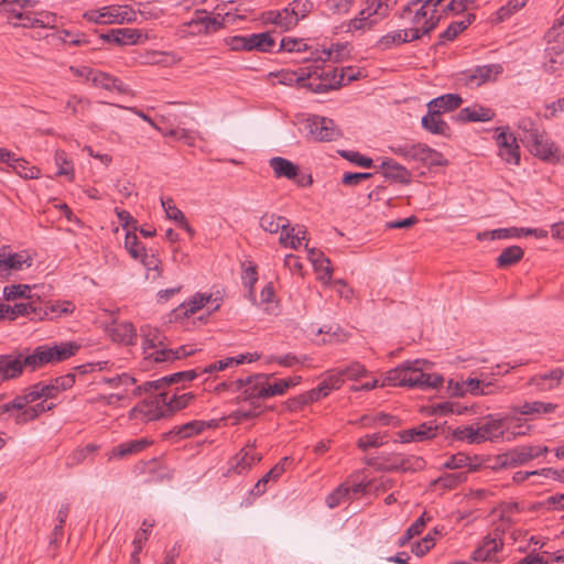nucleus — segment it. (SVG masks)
<instances>
[{
	"label": "nucleus",
	"instance_id": "1",
	"mask_svg": "<svg viewBox=\"0 0 564 564\" xmlns=\"http://www.w3.org/2000/svg\"><path fill=\"white\" fill-rule=\"evenodd\" d=\"M433 364L425 359L408 360L388 371L382 386L436 389L443 384V377L431 373Z\"/></svg>",
	"mask_w": 564,
	"mask_h": 564
},
{
	"label": "nucleus",
	"instance_id": "2",
	"mask_svg": "<svg viewBox=\"0 0 564 564\" xmlns=\"http://www.w3.org/2000/svg\"><path fill=\"white\" fill-rule=\"evenodd\" d=\"M389 150L393 154L401 156L406 161L420 163L422 166L427 169L446 166L448 164V160L445 159L441 152L420 142L415 143L406 141L403 143H395L390 145Z\"/></svg>",
	"mask_w": 564,
	"mask_h": 564
},
{
	"label": "nucleus",
	"instance_id": "3",
	"mask_svg": "<svg viewBox=\"0 0 564 564\" xmlns=\"http://www.w3.org/2000/svg\"><path fill=\"white\" fill-rule=\"evenodd\" d=\"M79 348L80 346L74 341L40 345L31 351V359H26V362L32 364V370H36L48 364H57L67 360L74 356Z\"/></svg>",
	"mask_w": 564,
	"mask_h": 564
},
{
	"label": "nucleus",
	"instance_id": "4",
	"mask_svg": "<svg viewBox=\"0 0 564 564\" xmlns=\"http://www.w3.org/2000/svg\"><path fill=\"white\" fill-rule=\"evenodd\" d=\"M303 126L306 137L315 142H332L343 137L341 130L327 117L311 115L303 120Z\"/></svg>",
	"mask_w": 564,
	"mask_h": 564
},
{
	"label": "nucleus",
	"instance_id": "5",
	"mask_svg": "<svg viewBox=\"0 0 564 564\" xmlns=\"http://www.w3.org/2000/svg\"><path fill=\"white\" fill-rule=\"evenodd\" d=\"M311 70L317 69V73L314 74L312 78L307 82V89L313 93H327L333 89H338L343 85H345V72H337V68L329 67L321 68L319 66H307Z\"/></svg>",
	"mask_w": 564,
	"mask_h": 564
},
{
	"label": "nucleus",
	"instance_id": "6",
	"mask_svg": "<svg viewBox=\"0 0 564 564\" xmlns=\"http://www.w3.org/2000/svg\"><path fill=\"white\" fill-rule=\"evenodd\" d=\"M169 416L166 411V392H160L151 399H145L129 412L131 420L149 422Z\"/></svg>",
	"mask_w": 564,
	"mask_h": 564
},
{
	"label": "nucleus",
	"instance_id": "7",
	"mask_svg": "<svg viewBox=\"0 0 564 564\" xmlns=\"http://www.w3.org/2000/svg\"><path fill=\"white\" fill-rule=\"evenodd\" d=\"M395 3L397 0H367L366 7L359 12V17L352 19L349 26L355 30L371 28L377 23V19L371 18L382 19L387 17Z\"/></svg>",
	"mask_w": 564,
	"mask_h": 564
},
{
	"label": "nucleus",
	"instance_id": "8",
	"mask_svg": "<svg viewBox=\"0 0 564 564\" xmlns=\"http://www.w3.org/2000/svg\"><path fill=\"white\" fill-rule=\"evenodd\" d=\"M31 359V352L14 351L8 355H0V379L2 381L19 378L23 369L32 370V364H28L26 359Z\"/></svg>",
	"mask_w": 564,
	"mask_h": 564
},
{
	"label": "nucleus",
	"instance_id": "9",
	"mask_svg": "<svg viewBox=\"0 0 564 564\" xmlns=\"http://www.w3.org/2000/svg\"><path fill=\"white\" fill-rule=\"evenodd\" d=\"M143 351L147 359H153L156 364L181 359L180 350L167 348L158 333L145 336Z\"/></svg>",
	"mask_w": 564,
	"mask_h": 564
},
{
	"label": "nucleus",
	"instance_id": "10",
	"mask_svg": "<svg viewBox=\"0 0 564 564\" xmlns=\"http://www.w3.org/2000/svg\"><path fill=\"white\" fill-rule=\"evenodd\" d=\"M529 151L547 163H557L561 160L560 149L546 135L544 130L533 141L524 144Z\"/></svg>",
	"mask_w": 564,
	"mask_h": 564
},
{
	"label": "nucleus",
	"instance_id": "11",
	"mask_svg": "<svg viewBox=\"0 0 564 564\" xmlns=\"http://www.w3.org/2000/svg\"><path fill=\"white\" fill-rule=\"evenodd\" d=\"M508 127L497 129L496 142L499 147V156L508 164H519L520 149L517 138L508 132Z\"/></svg>",
	"mask_w": 564,
	"mask_h": 564
},
{
	"label": "nucleus",
	"instance_id": "12",
	"mask_svg": "<svg viewBox=\"0 0 564 564\" xmlns=\"http://www.w3.org/2000/svg\"><path fill=\"white\" fill-rule=\"evenodd\" d=\"M547 452L546 446H518L505 453L503 463L507 468H516Z\"/></svg>",
	"mask_w": 564,
	"mask_h": 564
},
{
	"label": "nucleus",
	"instance_id": "13",
	"mask_svg": "<svg viewBox=\"0 0 564 564\" xmlns=\"http://www.w3.org/2000/svg\"><path fill=\"white\" fill-rule=\"evenodd\" d=\"M441 425L435 422H424L416 427L403 430L398 433L401 443L422 442L437 435Z\"/></svg>",
	"mask_w": 564,
	"mask_h": 564
},
{
	"label": "nucleus",
	"instance_id": "14",
	"mask_svg": "<svg viewBox=\"0 0 564 564\" xmlns=\"http://www.w3.org/2000/svg\"><path fill=\"white\" fill-rule=\"evenodd\" d=\"M272 375L256 373L250 376V383L243 390V395H239V400L248 401L253 399H268L269 394L264 391H269V380Z\"/></svg>",
	"mask_w": 564,
	"mask_h": 564
},
{
	"label": "nucleus",
	"instance_id": "15",
	"mask_svg": "<svg viewBox=\"0 0 564 564\" xmlns=\"http://www.w3.org/2000/svg\"><path fill=\"white\" fill-rule=\"evenodd\" d=\"M300 1H294L291 7L283 9L282 11H269L267 13V21L279 25L283 30H290L295 26L300 20L297 7Z\"/></svg>",
	"mask_w": 564,
	"mask_h": 564
},
{
	"label": "nucleus",
	"instance_id": "16",
	"mask_svg": "<svg viewBox=\"0 0 564 564\" xmlns=\"http://www.w3.org/2000/svg\"><path fill=\"white\" fill-rule=\"evenodd\" d=\"M503 542L500 538L486 536L480 545L473 552L471 558L476 562H496L497 554L502 550Z\"/></svg>",
	"mask_w": 564,
	"mask_h": 564
},
{
	"label": "nucleus",
	"instance_id": "17",
	"mask_svg": "<svg viewBox=\"0 0 564 564\" xmlns=\"http://www.w3.org/2000/svg\"><path fill=\"white\" fill-rule=\"evenodd\" d=\"M495 117V111L490 108L475 105L473 107H466L459 110L457 116L455 117L456 121L466 123V122H487L492 120Z\"/></svg>",
	"mask_w": 564,
	"mask_h": 564
},
{
	"label": "nucleus",
	"instance_id": "18",
	"mask_svg": "<svg viewBox=\"0 0 564 564\" xmlns=\"http://www.w3.org/2000/svg\"><path fill=\"white\" fill-rule=\"evenodd\" d=\"M23 264L28 268L32 265V259L23 252L7 254L6 249L0 250V274L7 275L10 270H22Z\"/></svg>",
	"mask_w": 564,
	"mask_h": 564
},
{
	"label": "nucleus",
	"instance_id": "19",
	"mask_svg": "<svg viewBox=\"0 0 564 564\" xmlns=\"http://www.w3.org/2000/svg\"><path fill=\"white\" fill-rule=\"evenodd\" d=\"M563 375V370L556 368L546 373L534 376L530 380V384L540 392L551 391L561 384Z\"/></svg>",
	"mask_w": 564,
	"mask_h": 564
},
{
	"label": "nucleus",
	"instance_id": "20",
	"mask_svg": "<svg viewBox=\"0 0 564 564\" xmlns=\"http://www.w3.org/2000/svg\"><path fill=\"white\" fill-rule=\"evenodd\" d=\"M438 112L427 109V113L422 118V127L432 134L451 137V128L444 121Z\"/></svg>",
	"mask_w": 564,
	"mask_h": 564
},
{
	"label": "nucleus",
	"instance_id": "21",
	"mask_svg": "<svg viewBox=\"0 0 564 564\" xmlns=\"http://www.w3.org/2000/svg\"><path fill=\"white\" fill-rule=\"evenodd\" d=\"M462 104L463 98L459 95L445 94L429 101L427 109H432L433 112L443 115L459 108Z\"/></svg>",
	"mask_w": 564,
	"mask_h": 564
},
{
	"label": "nucleus",
	"instance_id": "22",
	"mask_svg": "<svg viewBox=\"0 0 564 564\" xmlns=\"http://www.w3.org/2000/svg\"><path fill=\"white\" fill-rule=\"evenodd\" d=\"M269 165L278 178L296 180L300 169L293 162L281 156H274L269 160Z\"/></svg>",
	"mask_w": 564,
	"mask_h": 564
},
{
	"label": "nucleus",
	"instance_id": "23",
	"mask_svg": "<svg viewBox=\"0 0 564 564\" xmlns=\"http://www.w3.org/2000/svg\"><path fill=\"white\" fill-rule=\"evenodd\" d=\"M150 445L147 438L132 440L115 446L109 453L111 458H124L129 455L140 453Z\"/></svg>",
	"mask_w": 564,
	"mask_h": 564
},
{
	"label": "nucleus",
	"instance_id": "24",
	"mask_svg": "<svg viewBox=\"0 0 564 564\" xmlns=\"http://www.w3.org/2000/svg\"><path fill=\"white\" fill-rule=\"evenodd\" d=\"M75 305L69 301H62L52 304H45L42 307L41 314H39V319H55L63 315H69L74 312Z\"/></svg>",
	"mask_w": 564,
	"mask_h": 564
},
{
	"label": "nucleus",
	"instance_id": "25",
	"mask_svg": "<svg viewBox=\"0 0 564 564\" xmlns=\"http://www.w3.org/2000/svg\"><path fill=\"white\" fill-rule=\"evenodd\" d=\"M398 463L390 464V471H419L425 468V460L420 456H398Z\"/></svg>",
	"mask_w": 564,
	"mask_h": 564
},
{
	"label": "nucleus",
	"instance_id": "26",
	"mask_svg": "<svg viewBox=\"0 0 564 564\" xmlns=\"http://www.w3.org/2000/svg\"><path fill=\"white\" fill-rule=\"evenodd\" d=\"M317 73V69L311 70L310 68H300L299 72H281L280 83L283 85L296 84L300 87L307 88V80Z\"/></svg>",
	"mask_w": 564,
	"mask_h": 564
},
{
	"label": "nucleus",
	"instance_id": "27",
	"mask_svg": "<svg viewBox=\"0 0 564 564\" xmlns=\"http://www.w3.org/2000/svg\"><path fill=\"white\" fill-rule=\"evenodd\" d=\"M55 406L54 403L46 404V401H41L34 405H30L28 410L21 413L14 414V422L18 425L26 424L28 422L34 421L42 413L51 411Z\"/></svg>",
	"mask_w": 564,
	"mask_h": 564
},
{
	"label": "nucleus",
	"instance_id": "28",
	"mask_svg": "<svg viewBox=\"0 0 564 564\" xmlns=\"http://www.w3.org/2000/svg\"><path fill=\"white\" fill-rule=\"evenodd\" d=\"M478 429L482 442L497 440L505 434V423L502 420L489 419L478 425Z\"/></svg>",
	"mask_w": 564,
	"mask_h": 564
},
{
	"label": "nucleus",
	"instance_id": "29",
	"mask_svg": "<svg viewBox=\"0 0 564 564\" xmlns=\"http://www.w3.org/2000/svg\"><path fill=\"white\" fill-rule=\"evenodd\" d=\"M259 225L270 234H276L279 230L286 231L290 228V221L285 217L269 213L260 217Z\"/></svg>",
	"mask_w": 564,
	"mask_h": 564
},
{
	"label": "nucleus",
	"instance_id": "30",
	"mask_svg": "<svg viewBox=\"0 0 564 564\" xmlns=\"http://www.w3.org/2000/svg\"><path fill=\"white\" fill-rule=\"evenodd\" d=\"M254 444L247 445L237 455L236 469L239 474L249 469L252 465L259 463L262 459V455L254 452Z\"/></svg>",
	"mask_w": 564,
	"mask_h": 564
},
{
	"label": "nucleus",
	"instance_id": "31",
	"mask_svg": "<svg viewBox=\"0 0 564 564\" xmlns=\"http://www.w3.org/2000/svg\"><path fill=\"white\" fill-rule=\"evenodd\" d=\"M137 230H128L124 237V247L128 250L129 254L133 259H142L143 263L150 268L153 261L145 262L144 258H147L145 254V248L144 246L139 241L137 235Z\"/></svg>",
	"mask_w": 564,
	"mask_h": 564
},
{
	"label": "nucleus",
	"instance_id": "32",
	"mask_svg": "<svg viewBox=\"0 0 564 564\" xmlns=\"http://www.w3.org/2000/svg\"><path fill=\"white\" fill-rule=\"evenodd\" d=\"M556 408L557 405L551 402L533 401L519 405L514 411L523 415H535L553 413Z\"/></svg>",
	"mask_w": 564,
	"mask_h": 564
},
{
	"label": "nucleus",
	"instance_id": "33",
	"mask_svg": "<svg viewBox=\"0 0 564 564\" xmlns=\"http://www.w3.org/2000/svg\"><path fill=\"white\" fill-rule=\"evenodd\" d=\"M436 9H433L432 13L429 14L427 6L422 4L419 9L415 11L412 10L411 13H405V17L403 19H409L411 24L413 26H426L432 20H438L440 17L436 14Z\"/></svg>",
	"mask_w": 564,
	"mask_h": 564
},
{
	"label": "nucleus",
	"instance_id": "34",
	"mask_svg": "<svg viewBox=\"0 0 564 564\" xmlns=\"http://www.w3.org/2000/svg\"><path fill=\"white\" fill-rule=\"evenodd\" d=\"M523 250L519 246H510L501 251L497 258L498 268H508L518 263L523 258Z\"/></svg>",
	"mask_w": 564,
	"mask_h": 564
},
{
	"label": "nucleus",
	"instance_id": "35",
	"mask_svg": "<svg viewBox=\"0 0 564 564\" xmlns=\"http://www.w3.org/2000/svg\"><path fill=\"white\" fill-rule=\"evenodd\" d=\"M274 46L272 36L265 33H257L248 36L247 51L271 52Z\"/></svg>",
	"mask_w": 564,
	"mask_h": 564
},
{
	"label": "nucleus",
	"instance_id": "36",
	"mask_svg": "<svg viewBox=\"0 0 564 564\" xmlns=\"http://www.w3.org/2000/svg\"><path fill=\"white\" fill-rule=\"evenodd\" d=\"M112 338L126 345H133L137 338L135 328L131 323H119L112 329Z\"/></svg>",
	"mask_w": 564,
	"mask_h": 564
},
{
	"label": "nucleus",
	"instance_id": "37",
	"mask_svg": "<svg viewBox=\"0 0 564 564\" xmlns=\"http://www.w3.org/2000/svg\"><path fill=\"white\" fill-rule=\"evenodd\" d=\"M518 128L521 131L520 140L523 144L533 141L543 131L531 118L520 119Z\"/></svg>",
	"mask_w": 564,
	"mask_h": 564
},
{
	"label": "nucleus",
	"instance_id": "38",
	"mask_svg": "<svg viewBox=\"0 0 564 564\" xmlns=\"http://www.w3.org/2000/svg\"><path fill=\"white\" fill-rule=\"evenodd\" d=\"M501 72L500 65H484L477 66L473 74L469 76V82L475 83L477 86L491 79L492 75H497Z\"/></svg>",
	"mask_w": 564,
	"mask_h": 564
},
{
	"label": "nucleus",
	"instance_id": "39",
	"mask_svg": "<svg viewBox=\"0 0 564 564\" xmlns=\"http://www.w3.org/2000/svg\"><path fill=\"white\" fill-rule=\"evenodd\" d=\"M408 31L405 30H398L390 32L383 36H381L377 43V47L386 51L392 47V45H399L402 43H408Z\"/></svg>",
	"mask_w": 564,
	"mask_h": 564
},
{
	"label": "nucleus",
	"instance_id": "40",
	"mask_svg": "<svg viewBox=\"0 0 564 564\" xmlns=\"http://www.w3.org/2000/svg\"><path fill=\"white\" fill-rule=\"evenodd\" d=\"M444 467L448 469H460L468 467L469 471H476L480 468L479 464H474L473 459L464 453L452 455L445 463Z\"/></svg>",
	"mask_w": 564,
	"mask_h": 564
},
{
	"label": "nucleus",
	"instance_id": "41",
	"mask_svg": "<svg viewBox=\"0 0 564 564\" xmlns=\"http://www.w3.org/2000/svg\"><path fill=\"white\" fill-rule=\"evenodd\" d=\"M475 20L474 14H468V17L462 21L452 22L447 29L440 34L441 40L453 41L459 33L465 31Z\"/></svg>",
	"mask_w": 564,
	"mask_h": 564
},
{
	"label": "nucleus",
	"instance_id": "42",
	"mask_svg": "<svg viewBox=\"0 0 564 564\" xmlns=\"http://www.w3.org/2000/svg\"><path fill=\"white\" fill-rule=\"evenodd\" d=\"M42 312V306H37L33 302L29 303H17L11 306V315L10 321H14L19 316H32V318L37 317Z\"/></svg>",
	"mask_w": 564,
	"mask_h": 564
},
{
	"label": "nucleus",
	"instance_id": "43",
	"mask_svg": "<svg viewBox=\"0 0 564 564\" xmlns=\"http://www.w3.org/2000/svg\"><path fill=\"white\" fill-rule=\"evenodd\" d=\"M289 460V457H284L280 463L274 465L254 486L257 494H262L265 490V485L271 479H278L285 470L284 464Z\"/></svg>",
	"mask_w": 564,
	"mask_h": 564
},
{
	"label": "nucleus",
	"instance_id": "44",
	"mask_svg": "<svg viewBox=\"0 0 564 564\" xmlns=\"http://www.w3.org/2000/svg\"><path fill=\"white\" fill-rule=\"evenodd\" d=\"M534 475H544L545 477L552 476L554 479H560L564 481V468L562 470H555L552 468H543L541 470L533 471H517L513 474V481L517 484H521L527 480L530 476Z\"/></svg>",
	"mask_w": 564,
	"mask_h": 564
},
{
	"label": "nucleus",
	"instance_id": "45",
	"mask_svg": "<svg viewBox=\"0 0 564 564\" xmlns=\"http://www.w3.org/2000/svg\"><path fill=\"white\" fill-rule=\"evenodd\" d=\"M9 166L18 175L24 178H36L40 173V171L36 167L29 165V163L24 159L15 158V155H13Z\"/></svg>",
	"mask_w": 564,
	"mask_h": 564
},
{
	"label": "nucleus",
	"instance_id": "46",
	"mask_svg": "<svg viewBox=\"0 0 564 564\" xmlns=\"http://www.w3.org/2000/svg\"><path fill=\"white\" fill-rule=\"evenodd\" d=\"M31 388L34 393L33 398H35L36 401L37 400H43V401L52 400V399L57 398V395H58L54 384H52L50 380L36 382V383L32 384Z\"/></svg>",
	"mask_w": 564,
	"mask_h": 564
},
{
	"label": "nucleus",
	"instance_id": "47",
	"mask_svg": "<svg viewBox=\"0 0 564 564\" xmlns=\"http://www.w3.org/2000/svg\"><path fill=\"white\" fill-rule=\"evenodd\" d=\"M453 436L458 441H466L469 444L482 443L478 426H459L456 430H454Z\"/></svg>",
	"mask_w": 564,
	"mask_h": 564
},
{
	"label": "nucleus",
	"instance_id": "48",
	"mask_svg": "<svg viewBox=\"0 0 564 564\" xmlns=\"http://www.w3.org/2000/svg\"><path fill=\"white\" fill-rule=\"evenodd\" d=\"M209 424L204 421H191L173 430V433L182 438L191 437L203 432Z\"/></svg>",
	"mask_w": 564,
	"mask_h": 564
},
{
	"label": "nucleus",
	"instance_id": "49",
	"mask_svg": "<svg viewBox=\"0 0 564 564\" xmlns=\"http://www.w3.org/2000/svg\"><path fill=\"white\" fill-rule=\"evenodd\" d=\"M247 359V356L246 355H240L238 358H232V357H229V358H226L224 360H219V361H216V362H213L204 368H200L198 367V371H199V376L203 375V373H214L216 371H220V370H224L226 369L228 366L230 365H240L242 364L245 360Z\"/></svg>",
	"mask_w": 564,
	"mask_h": 564
},
{
	"label": "nucleus",
	"instance_id": "50",
	"mask_svg": "<svg viewBox=\"0 0 564 564\" xmlns=\"http://www.w3.org/2000/svg\"><path fill=\"white\" fill-rule=\"evenodd\" d=\"M467 474L464 471L448 473L438 477L434 484L445 489H453L464 482Z\"/></svg>",
	"mask_w": 564,
	"mask_h": 564
},
{
	"label": "nucleus",
	"instance_id": "51",
	"mask_svg": "<svg viewBox=\"0 0 564 564\" xmlns=\"http://www.w3.org/2000/svg\"><path fill=\"white\" fill-rule=\"evenodd\" d=\"M87 79L91 80L95 86L101 87L107 90H111V86H115V77L95 69H86Z\"/></svg>",
	"mask_w": 564,
	"mask_h": 564
},
{
	"label": "nucleus",
	"instance_id": "52",
	"mask_svg": "<svg viewBox=\"0 0 564 564\" xmlns=\"http://www.w3.org/2000/svg\"><path fill=\"white\" fill-rule=\"evenodd\" d=\"M34 393L31 386L24 390L23 394L17 395L12 401H10V406L12 408L13 415L15 413H21L28 410L29 404L35 402V398H33Z\"/></svg>",
	"mask_w": 564,
	"mask_h": 564
},
{
	"label": "nucleus",
	"instance_id": "53",
	"mask_svg": "<svg viewBox=\"0 0 564 564\" xmlns=\"http://www.w3.org/2000/svg\"><path fill=\"white\" fill-rule=\"evenodd\" d=\"M194 398L192 393H183L181 395H177L176 393L172 394L171 397L166 392V411L167 414H172L177 410H181L185 408L191 400Z\"/></svg>",
	"mask_w": 564,
	"mask_h": 564
},
{
	"label": "nucleus",
	"instance_id": "54",
	"mask_svg": "<svg viewBox=\"0 0 564 564\" xmlns=\"http://www.w3.org/2000/svg\"><path fill=\"white\" fill-rule=\"evenodd\" d=\"M217 302V299L213 300V295H206L203 293L195 294L185 305V315L195 314L202 307H204L207 303Z\"/></svg>",
	"mask_w": 564,
	"mask_h": 564
},
{
	"label": "nucleus",
	"instance_id": "55",
	"mask_svg": "<svg viewBox=\"0 0 564 564\" xmlns=\"http://www.w3.org/2000/svg\"><path fill=\"white\" fill-rule=\"evenodd\" d=\"M426 524V521H425V512L420 517L417 518L409 528L408 530L405 531V533L399 539L398 541V545L399 546H405L412 538L419 535L423 528L425 527Z\"/></svg>",
	"mask_w": 564,
	"mask_h": 564
},
{
	"label": "nucleus",
	"instance_id": "56",
	"mask_svg": "<svg viewBox=\"0 0 564 564\" xmlns=\"http://www.w3.org/2000/svg\"><path fill=\"white\" fill-rule=\"evenodd\" d=\"M199 376V371L197 368L185 370V371H178L175 373H172L170 376L162 377V381H164L165 386L174 384V383H184L189 382L196 379Z\"/></svg>",
	"mask_w": 564,
	"mask_h": 564
},
{
	"label": "nucleus",
	"instance_id": "57",
	"mask_svg": "<svg viewBox=\"0 0 564 564\" xmlns=\"http://www.w3.org/2000/svg\"><path fill=\"white\" fill-rule=\"evenodd\" d=\"M117 30V44L118 45H133L137 44L142 36L138 29L122 28Z\"/></svg>",
	"mask_w": 564,
	"mask_h": 564
},
{
	"label": "nucleus",
	"instance_id": "58",
	"mask_svg": "<svg viewBox=\"0 0 564 564\" xmlns=\"http://www.w3.org/2000/svg\"><path fill=\"white\" fill-rule=\"evenodd\" d=\"M384 177L401 184L411 183L410 171L405 166L399 164L398 162H394L389 172L386 173Z\"/></svg>",
	"mask_w": 564,
	"mask_h": 564
},
{
	"label": "nucleus",
	"instance_id": "59",
	"mask_svg": "<svg viewBox=\"0 0 564 564\" xmlns=\"http://www.w3.org/2000/svg\"><path fill=\"white\" fill-rule=\"evenodd\" d=\"M301 381V377L281 379L273 384L269 383V391H264L265 394H269V398L274 395H282L286 392V390L291 387H294Z\"/></svg>",
	"mask_w": 564,
	"mask_h": 564
},
{
	"label": "nucleus",
	"instance_id": "60",
	"mask_svg": "<svg viewBox=\"0 0 564 564\" xmlns=\"http://www.w3.org/2000/svg\"><path fill=\"white\" fill-rule=\"evenodd\" d=\"M482 380L470 378L462 383H455L454 394L459 397L464 395L466 391L470 392L474 395H480Z\"/></svg>",
	"mask_w": 564,
	"mask_h": 564
},
{
	"label": "nucleus",
	"instance_id": "61",
	"mask_svg": "<svg viewBox=\"0 0 564 564\" xmlns=\"http://www.w3.org/2000/svg\"><path fill=\"white\" fill-rule=\"evenodd\" d=\"M384 437L386 436L380 433L367 434L358 440L357 446L364 452L368 451L370 447L377 448L387 443Z\"/></svg>",
	"mask_w": 564,
	"mask_h": 564
},
{
	"label": "nucleus",
	"instance_id": "62",
	"mask_svg": "<svg viewBox=\"0 0 564 564\" xmlns=\"http://www.w3.org/2000/svg\"><path fill=\"white\" fill-rule=\"evenodd\" d=\"M30 291H31L30 285H26V284H17V285L12 284V285L6 286L3 289V297L7 301H13V300H17L19 297L30 299L31 297L29 295Z\"/></svg>",
	"mask_w": 564,
	"mask_h": 564
},
{
	"label": "nucleus",
	"instance_id": "63",
	"mask_svg": "<svg viewBox=\"0 0 564 564\" xmlns=\"http://www.w3.org/2000/svg\"><path fill=\"white\" fill-rule=\"evenodd\" d=\"M193 24H202L206 33L215 32L223 26L220 21L207 15L205 12L197 14V17L189 22V25Z\"/></svg>",
	"mask_w": 564,
	"mask_h": 564
},
{
	"label": "nucleus",
	"instance_id": "64",
	"mask_svg": "<svg viewBox=\"0 0 564 564\" xmlns=\"http://www.w3.org/2000/svg\"><path fill=\"white\" fill-rule=\"evenodd\" d=\"M435 534H437L436 530L434 531V534H426L421 541L412 545L411 551L416 556L425 555L435 545Z\"/></svg>",
	"mask_w": 564,
	"mask_h": 564
}]
</instances>
